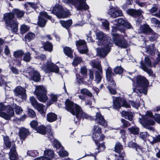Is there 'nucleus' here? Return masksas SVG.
Returning <instances> with one entry per match:
<instances>
[{
  "label": "nucleus",
  "mask_w": 160,
  "mask_h": 160,
  "mask_svg": "<svg viewBox=\"0 0 160 160\" xmlns=\"http://www.w3.org/2000/svg\"><path fill=\"white\" fill-rule=\"evenodd\" d=\"M47 92L46 88L43 86L40 85L36 86L35 90L34 93L37 96L40 101L45 102L48 99L46 95Z\"/></svg>",
  "instance_id": "0eeeda50"
},
{
  "label": "nucleus",
  "mask_w": 160,
  "mask_h": 160,
  "mask_svg": "<svg viewBox=\"0 0 160 160\" xmlns=\"http://www.w3.org/2000/svg\"><path fill=\"white\" fill-rule=\"evenodd\" d=\"M57 118V115L53 113H49L47 115V120L50 122L56 121Z\"/></svg>",
  "instance_id": "cd10ccee"
},
{
  "label": "nucleus",
  "mask_w": 160,
  "mask_h": 160,
  "mask_svg": "<svg viewBox=\"0 0 160 160\" xmlns=\"http://www.w3.org/2000/svg\"><path fill=\"white\" fill-rule=\"evenodd\" d=\"M63 52L68 57L71 58L72 57V54L73 51L71 48L69 47H64L63 48Z\"/></svg>",
  "instance_id": "7c9ffc66"
},
{
  "label": "nucleus",
  "mask_w": 160,
  "mask_h": 160,
  "mask_svg": "<svg viewBox=\"0 0 160 160\" xmlns=\"http://www.w3.org/2000/svg\"><path fill=\"white\" fill-rule=\"evenodd\" d=\"M44 48L46 50L51 52L52 49V45L49 42H47L44 44Z\"/></svg>",
  "instance_id": "a19ab883"
},
{
  "label": "nucleus",
  "mask_w": 160,
  "mask_h": 160,
  "mask_svg": "<svg viewBox=\"0 0 160 160\" xmlns=\"http://www.w3.org/2000/svg\"><path fill=\"white\" fill-rule=\"evenodd\" d=\"M102 23L103 26L106 29L108 30L109 29V23L108 21L106 20H102Z\"/></svg>",
  "instance_id": "6e6d98bb"
},
{
  "label": "nucleus",
  "mask_w": 160,
  "mask_h": 160,
  "mask_svg": "<svg viewBox=\"0 0 160 160\" xmlns=\"http://www.w3.org/2000/svg\"><path fill=\"white\" fill-rule=\"evenodd\" d=\"M35 37V35L32 32H29L25 36V40L29 42L33 39Z\"/></svg>",
  "instance_id": "4c0bfd02"
},
{
  "label": "nucleus",
  "mask_w": 160,
  "mask_h": 160,
  "mask_svg": "<svg viewBox=\"0 0 160 160\" xmlns=\"http://www.w3.org/2000/svg\"><path fill=\"white\" fill-rule=\"evenodd\" d=\"M121 114L122 117L125 118L126 119H128L130 121L132 120V115L131 112L122 111L121 112Z\"/></svg>",
  "instance_id": "2f4dec72"
},
{
  "label": "nucleus",
  "mask_w": 160,
  "mask_h": 160,
  "mask_svg": "<svg viewBox=\"0 0 160 160\" xmlns=\"http://www.w3.org/2000/svg\"><path fill=\"white\" fill-rule=\"evenodd\" d=\"M127 13L131 16L134 17L139 16L140 18V20H137L136 22L138 24L142 22V19L143 18V16L142 15L143 12L141 10H135L134 9H128L127 11Z\"/></svg>",
  "instance_id": "a211bd4d"
},
{
  "label": "nucleus",
  "mask_w": 160,
  "mask_h": 160,
  "mask_svg": "<svg viewBox=\"0 0 160 160\" xmlns=\"http://www.w3.org/2000/svg\"><path fill=\"white\" fill-rule=\"evenodd\" d=\"M28 114L31 118H34L36 116V114L34 111L30 108L28 109Z\"/></svg>",
  "instance_id": "4d7b16f0"
},
{
  "label": "nucleus",
  "mask_w": 160,
  "mask_h": 160,
  "mask_svg": "<svg viewBox=\"0 0 160 160\" xmlns=\"http://www.w3.org/2000/svg\"><path fill=\"white\" fill-rule=\"evenodd\" d=\"M108 85L107 88L110 92L112 94H115L116 93V90L112 88L115 87V86L113 87L112 83H111V84H108Z\"/></svg>",
  "instance_id": "09e8293b"
},
{
  "label": "nucleus",
  "mask_w": 160,
  "mask_h": 160,
  "mask_svg": "<svg viewBox=\"0 0 160 160\" xmlns=\"http://www.w3.org/2000/svg\"><path fill=\"white\" fill-rule=\"evenodd\" d=\"M96 116V122H97L99 125H102L104 127L107 126V122L100 113H97Z\"/></svg>",
  "instance_id": "4be33fe9"
},
{
  "label": "nucleus",
  "mask_w": 160,
  "mask_h": 160,
  "mask_svg": "<svg viewBox=\"0 0 160 160\" xmlns=\"http://www.w3.org/2000/svg\"><path fill=\"white\" fill-rule=\"evenodd\" d=\"M146 116H143L142 118H139V121L140 123L145 128L149 130L153 131V128L150 126L155 123L154 121L152 120L149 119L147 116L152 117L153 116L152 113L150 111H147L146 113Z\"/></svg>",
  "instance_id": "423d86ee"
},
{
  "label": "nucleus",
  "mask_w": 160,
  "mask_h": 160,
  "mask_svg": "<svg viewBox=\"0 0 160 160\" xmlns=\"http://www.w3.org/2000/svg\"><path fill=\"white\" fill-rule=\"evenodd\" d=\"M76 44L80 53L86 54L88 52L86 42L83 40H80L76 41Z\"/></svg>",
  "instance_id": "2eb2a0df"
},
{
  "label": "nucleus",
  "mask_w": 160,
  "mask_h": 160,
  "mask_svg": "<svg viewBox=\"0 0 160 160\" xmlns=\"http://www.w3.org/2000/svg\"><path fill=\"white\" fill-rule=\"evenodd\" d=\"M15 96L21 99L22 100H25L27 98L26 90L21 86H18L14 90Z\"/></svg>",
  "instance_id": "dca6fc26"
},
{
  "label": "nucleus",
  "mask_w": 160,
  "mask_h": 160,
  "mask_svg": "<svg viewBox=\"0 0 160 160\" xmlns=\"http://www.w3.org/2000/svg\"><path fill=\"white\" fill-rule=\"evenodd\" d=\"M59 155L60 157H63L68 156V153L67 151L62 150L59 152Z\"/></svg>",
  "instance_id": "e2e57ef3"
},
{
  "label": "nucleus",
  "mask_w": 160,
  "mask_h": 160,
  "mask_svg": "<svg viewBox=\"0 0 160 160\" xmlns=\"http://www.w3.org/2000/svg\"><path fill=\"white\" fill-rule=\"evenodd\" d=\"M38 123L37 121L33 120L30 123L31 127L34 129H36V127L38 126Z\"/></svg>",
  "instance_id": "0e129e2a"
},
{
  "label": "nucleus",
  "mask_w": 160,
  "mask_h": 160,
  "mask_svg": "<svg viewBox=\"0 0 160 160\" xmlns=\"http://www.w3.org/2000/svg\"><path fill=\"white\" fill-rule=\"evenodd\" d=\"M53 143L54 147L56 148H59L61 147V145L60 142L57 140H54Z\"/></svg>",
  "instance_id": "69168bd1"
},
{
  "label": "nucleus",
  "mask_w": 160,
  "mask_h": 160,
  "mask_svg": "<svg viewBox=\"0 0 160 160\" xmlns=\"http://www.w3.org/2000/svg\"><path fill=\"white\" fill-rule=\"evenodd\" d=\"M97 38L98 40V44L103 45L102 49L98 48L97 51L98 55L102 57H105L110 52V47L112 46L111 38L105 35L102 32H99L96 33Z\"/></svg>",
  "instance_id": "f03ea898"
},
{
  "label": "nucleus",
  "mask_w": 160,
  "mask_h": 160,
  "mask_svg": "<svg viewBox=\"0 0 160 160\" xmlns=\"http://www.w3.org/2000/svg\"><path fill=\"white\" fill-rule=\"evenodd\" d=\"M28 73L29 74L31 79L36 82H38L40 79V75L38 72L33 68H29Z\"/></svg>",
  "instance_id": "f3484780"
},
{
  "label": "nucleus",
  "mask_w": 160,
  "mask_h": 160,
  "mask_svg": "<svg viewBox=\"0 0 160 160\" xmlns=\"http://www.w3.org/2000/svg\"><path fill=\"white\" fill-rule=\"evenodd\" d=\"M29 99L31 103L34 107L38 103L33 97H30Z\"/></svg>",
  "instance_id": "603ef678"
},
{
  "label": "nucleus",
  "mask_w": 160,
  "mask_h": 160,
  "mask_svg": "<svg viewBox=\"0 0 160 160\" xmlns=\"http://www.w3.org/2000/svg\"><path fill=\"white\" fill-rule=\"evenodd\" d=\"M86 0H63L62 2L66 4H72L75 6L77 10H87L88 6L86 2Z\"/></svg>",
  "instance_id": "6e6552de"
},
{
  "label": "nucleus",
  "mask_w": 160,
  "mask_h": 160,
  "mask_svg": "<svg viewBox=\"0 0 160 160\" xmlns=\"http://www.w3.org/2000/svg\"><path fill=\"white\" fill-rule=\"evenodd\" d=\"M133 85L136 88L133 89V92L138 93H143L146 94L147 91V87L149 82L144 77L138 76L136 78Z\"/></svg>",
  "instance_id": "7ed1b4c3"
},
{
  "label": "nucleus",
  "mask_w": 160,
  "mask_h": 160,
  "mask_svg": "<svg viewBox=\"0 0 160 160\" xmlns=\"http://www.w3.org/2000/svg\"><path fill=\"white\" fill-rule=\"evenodd\" d=\"M60 23L63 27L67 28L72 24V21L71 19L67 21H61Z\"/></svg>",
  "instance_id": "72a5a7b5"
},
{
  "label": "nucleus",
  "mask_w": 160,
  "mask_h": 160,
  "mask_svg": "<svg viewBox=\"0 0 160 160\" xmlns=\"http://www.w3.org/2000/svg\"><path fill=\"white\" fill-rule=\"evenodd\" d=\"M3 140L4 141V144L6 147L8 148H10L11 146H12V144L15 145L13 143L12 144L11 142L9 140V139L8 136H5L3 137Z\"/></svg>",
  "instance_id": "c9c22d12"
},
{
  "label": "nucleus",
  "mask_w": 160,
  "mask_h": 160,
  "mask_svg": "<svg viewBox=\"0 0 160 160\" xmlns=\"http://www.w3.org/2000/svg\"><path fill=\"white\" fill-rule=\"evenodd\" d=\"M29 28L28 26L23 24L22 25L20 28V31L21 33L23 34L28 31Z\"/></svg>",
  "instance_id": "ea45409f"
},
{
  "label": "nucleus",
  "mask_w": 160,
  "mask_h": 160,
  "mask_svg": "<svg viewBox=\"0 0 160 160\" xmlns=\"http://www.w3.org/2000/svg\"><path fill=\"white\" fill-rule=\"evenodd\" d=\"M124 154L123 153H122L120 154H118L115 155V160H123V157Z\"/></svg>",
  "instance_id": "864d4df0"
},
{
  "label": "nucleus",
  "mask_w": 160,
  "mask_h": 160,
  "mask_svg": "<svg viewBox=\"0 0 160 160\" xmlns=\"http://www.w3.org/2000/svg\"><path fill=\"white\" fill-rule=\"evenodd\" d=\"M129 131L132 134H137L139 133V128H137L131 127L128 128Z\"/></svg>",
  "instance_id": "49530a36"
},
{
  "label": "nucleus",
  "mask_w": 160,
  "mask_h": 160,
  "mask_svg": "<svg viewBox=\"0 0 160 160\" xmlns=\"http://www.w3.org/2000/svg\"><path fill=\"white\" fill-rule=\"evenodd\" d=\"M54 156V152L51 149H48L44 152V156L37 158L34 160H51Z\"/></svg>",
  "instance_id": "6ab92c4d"
},
{
  "label": "nucleus",
  "mask_w": 160,
  "mask_h": 160,
  "mask_svg": "<svg viewBox=\"0 0 160 160\" xmlns=\"http://www.w3.org/2000/svg\"><path fill=\"white\" fill-rule=\"evenodd\" d=\"M128 146L130 148H135L136 150L138 151L139 150H140V148L139 146L137 145L136 143L132 141H130L128 143Z\"/></svg>",
  "instance_id": "37998d69"
},
{
  "label": "nucleus",
  "mask_w": 160,
  "mask_h": 160,
  "mask_svg": "<svg viewBox=\"0 0 160 160\" xmlns=\"http://www.w3.org/2000/svg\"><path fill=\"white\" fill-rule=\"evenodd\" d=\"M34 108L40 113L41 114H44L45 113L44 109L45 108V106L42 104L38 103L36 106H35Z\"/></svg>",
  "instance_id": "473e14b6"
},
{
  "label": "nucleus",
  "mask_w": 160,
  "mask_h": 160,
  "mask_svg": "<svg viewBox=\"0 0 160 160\" xmlns=\"http://www.w3.org/2000/svg\"><path fill=\"white\" fill-rule=\"evenodd\" d=\"M5 156L4 153L0 149V160H7Z\"/></svg>",
  "instance_id": "774afa93"
},
{
  "label": "nucleus",
  "mask_w": 160,
  "mask_h": 160,
  "mask_svg": "<svg viewBox=\"0 0 160 160\" xmlns=\"http://www.w3.org/2000/svg\"><path fill=\"white\" fill-rule=\"evenodd\" d=\"M108 13L111 17L113 18L121 16L122 15V12L121 10L116 9L112 6L110 7V9L108 10Z\"/></svg>",
  "instance_id": "aec40b11"
},
{
  "label": "nucleus",
  "mask_w": 160,
  "mask_h": 160,
  "mask_svg": "<svg viewBox=\"0 0 160 160\" xmlns=\"http://www.w3.org/2000/svg\"><path fill=\"white\" fill-rule=\"evenodd\" d=\"M125 21L122 18H120L118 19L115 20L113 21L114 24L116 26H119V28L123 29L124 25L125 24Z\"/></svg>",
  "instance_id": "393cba45"
},
{
  "label": "nucleus",
  "mask_w": 160,
  "mask_h": 160,
  "mask_svg": "<svg viewBox=\"0 0 160 160\" xmlns=\"http://www.w3.org/2000/svg\"><path fill=\"white\" fill-rule=\"evenodd\" d=\"M70 15V13L68 10L63 8L60 14L58 15V17L59 18H67Z\"/></svg>",
  "instance_id": "bb28decb"
},
{
  "label": "nucleus",
  "mask_w": 160,
  "mask_h": 160,
  "mask_svg": "<svg viewBox=\"0 0 160 160\" xmlns=\"http://www.w3.org/2000/svg\"><path fill=\"white\" fill-rule=\"evenodd\" d=\"M14 115L13 108L9 105H4L0 103V117L6 120H9Z\"/></svg>",
  "instance_id": "39448f33"
},
{
  "label": "nucleus",
  "mask_w": 160,
  "mask_h": 160,
  "mask_svg": "<svg viewBox=\"0 0 160 160\" xmlns=\"http://www.w3.org/2000/svg\"><path fill=\"white\" fill-rule=\"evenodd\" d=\"M152 33L151 36L150 37V40L151 41H154L156 40L158 37V35L155 32H151Z\"/></svg>",
  "instance_id": "8fccbe9b"
},
{
  "label": "nucleus",
  "mask_w": 160,
  "mask_h": 160,
  "mask_svg": "<svg viewBox=\"0 0 160 160\" xmlns=\"http://www.w3.org/2000/svg\"><path fill=\"white\" fill-rule=\"evenodd\" d=\"M23 55V52L22 51H18L14 53V56L15 57H20Z\"/></svg>",
  "instance_id": "13d9d810"
},
{
  "label": "nucleus",
  "mask_w": 160,
  "mask_h": 160,
  "mask_svg": "<svg viewBox=\"0 0 160 160\" xmlns=\"http://www.w3.org/2000/svg\"><path fill=\"white\" fill-rule=\"evenodd\" d=\"M50 97L51 102H52V103L56 102L57 100V96L53 94H51L50 95Z\"/></svg>",
  "instance_id": "680f3d73"
},
{
  "label": "nucleus",
  "mask_w": 160,
  "mask_h": 160,
  "mask_svg": "<svg viewBox=\"0 0 160 160\" xmlns=\"http://www.w3.org/2000/svg\"><path fill=\"white\" fill-rule=\"evenodd\" d=\"M115 151L118 153V154H120L122 153L123 149V147L119 142H117L115 145Z\"/></svg>",
  "instance_id": "f704fd0d"
},
{
  "label": "nucleus",
  "mask_w": 160,
  "mask_h": 160,
  "mask_svg": "<svg viewBox=\"0 0 160 160\" xmlns=\"http://www.w3.org/2000/svg\"><path fill=\"white\" fill-rule=\"evenodd\" d=\"M80 92L83 95H86L90 97H91L92 96V94L86 88L81 89Z\"/></svg>",
  "instance_id": "a18cd8bd"
},
{
  "label": "nucleus",
  "mask_w": 160,
  "mask_h": 160,
  "mask_svg": "<svg viewBox=\"0 0 160 160\" xmlns=\"http://www.w3.org/2000/svg\"><path fill=\"white\" fill-rule=\"evenodd\" d=\"M96 144L97 145L98 148L95 149V151L94 153V155H93L94 157H95L94 155H97L99 152L103 151L105 148V146L103 143L98 145L97 143Z\"/></svg>",
  "instance_id": "c756f323"
},
{
  "label": "nucleus",
  "mask_w": 160,
  "mask_h": 160,
  "mask_svg": "<svg viewBox=\"0 0 160 160\" xmlns=\"http://www.w3.org/2000/svg\"><path fill=\"white\" fill-rule=\"evenodd\" d=\"M112 70L110 68H108L106 71V78L107 80L108 84H111L112 83V86H116V84L115 83L114 81L112 78Z\"/></svg>",
  "instance_id": "412c9836"
},
{
  "label": "nucleus",
  "mask_w": 160,
  "mask_h": 160,
  "mask_svg": "<svg viewBox=\"0 0 160 160\" xmlns=\"http://www.w3.org/2000/svg\"><path fill=\"white\" fill-rule=\"evenodd\" d=\"M117 27H112V33H115V34H117V33H115V32H117V31L118 30V29L121 32H124V29H120L119 27H118V26H116Z\"/></svg>",
  "instance_id": "bf43d9fd"
},
{
  "label": "nucleus",
  "mask_w": 160,
  "mask_h": 160,
  "mask_svg": "<svg viewBox=\"0 0 160 160\" xmlns=\"http://www.w3.org/2000/svg\"><path fill=\"white\" fill-rule=\"evenodd\" d=\"M144 61V62L143 63L142 62H141V68L143 70L147 73L151 74L152 71L150 68L152 66L153 67V64L152 66L150 58L148 56L145 57Z\"/></svg>",
  "instance_id": "f8f14e48"
},
{
  "label": "nucleus",
  "mask_w": 160,
  "mask_h": 160,
  "mask_svg": "<svg viewBox=\"0 0 160 160\" xmlns=\"http://www.w3.org/2000/svg\"><path fill=\"white\" fill-rule=\"evenodd\" d=\"M24 14V12L18 9H14L11 12L4 14L3 18L8 29L11 30L13 32H17L18 30V22L13 19L14 15H16L18 18H21L23 16Z\"/></svg>",
  "instance_id": "f257e3e1"
},
{
  "label": "nucleus",
  "mask_w": 160,
  "mask_h": 160,
  "mask_svg": "<svg viewBox=\"0 0 160 160\" xmlns=\"http://www.w3.org/2000/svg\"><path fill=\"white\" fill-rule=\"evenodd\" d=\"M9 158L10 160H16L18 158L16 152V146L12 144V147L9 152Z\"/></svg>",
  "instance_id": "5701e85b"
},
{
  "label": "nucleus",
  "mask_w": 160,
  "mask_h": 160,
  "mask_svg": "<svg viewBox=\"0 0 160 160\" xmlns=\"http://www.w3.org/2000/svg\"><path fill=\"white\" fill-rule=\"evenodd\" d=\"M46 128L44 126H41L36 128V130L40 134H44L46 132Z\"/></svg>",
  "instance_id": "e433bc0d"
},
{
  "label": "nucleus",
  "mask_w": 160,
  "mask_h": 160,
  "mask_svg": "<svg viewBox=\"0 0 160 160\" xmlns=\"http://www.w3.org/2000/svg\"><path fill=\"white\" fill-rule=\"evenodd\" d=\"M63 9V8L62 6L60 5H56L53 7L52 12L58 17V15L60 14Z\"/></svg>",
  "instance_id": "a878e982"
},
{
  "label": "nucleus",
  "mask_w": 160,
  "mask_h": 160,
  "mask_svg": "<svg viewBox=\"0 0 160 160\" xmlns=\"http://www.w3.org/2000/svg\"><path fill=\"white\" fill-rule=\"evenodd\" d=\"M82 61V59L79 57H76L74 58L72 64L73 65L77 66Z\"/></svg>",
  "instance_id": "3c124183"
},
{
  "label": "nucleus",
  "mask_w": 160,
  "mask_h": 160,
  "mask_svg": "<svg viewBox=\"0 0 160 160\" xmlns=\"http://www.w3.org/2000/svg\"><path fill=\"white\" fill-rule=\"evenodd\" d=\"M12 106L17 114H19L22 112L23 110L21 107L14 104H13Z\"/></svg>",
  "instance_id": "58836bf2"
},
{
  "label": "nucleus",
  "mask_w": 160,
  "mask_h": 160,
  "mask_svg": "<svg viewBox=\"0 0 160 160\" xmlns=\"http://www.w3.org/2000/svg\"><path fill=\"white\" fill-rule=\"evenodd\" d=\"M113 40L115 44L117 46L122 48H126L128 44L123 37L122 35H119L118 34L112 33Z\"/></svg>",
  "instance_id": "1a4fd4ad"
},
{
  "label": "nucleus",
  "mask_w": 160,
  "mask_h": 160,
  "mask_svg": "<svg viewBox=\"0 0 160 160\" xmlns=\"http://www.w3.org/2000/svg\"><path fill=\"white\" fill-rule=\"evenodd\" d=\"M29 133L28 130L24 128H21L19 131V135L20 138L24 140L27 137Z\"/></svg>",
  "instance_id": "b1692460"
},
{
  "label": "nucleus",
  "mask_w": 160,
  "mask_h": 160,
  "mask_svg": "<svg viewBox=\"0 0 160 160\" xmlns=\"http://www.w3.org/2000/svg\"><path fill=\"white\" fill-rule=\"evenodd\" d=\"M93 130L92 138L94 140L96 144H97V142L100 141H102L104 138L105 136L102 134L101 129L99 126H94Z\"/></svg>",
  "instance_id": "9d476101"
},
{
  "label": "nucleus",
  "mask_w": 160,
  "mask_h": 160,
  "mask_svg": "<svg viewBox=\"0 0 160 160\" xmlns=\"http://www.w3.org/2000/svg\"><path fill=\"white\" fill-rule=\"evenodd\" d=\"M46 20L42 17H39L38 25L41 27H44L46 23Z\"/></svg>",
  "instance_id": "de8ad7c7"
},
{
  "label": "nucleus",
  "mask_w": 160,
  "mask_h": 160,
  "mask_svg": "<svg viewBox=\"0 0 160 160\" xmlns=\"http://www.w3.org/2000/svg\"><path fill=\"white\" fill-rule=\"evenodd\" d=\"M113 102L114 108H119L121 106L126 108H129L130 105L123 98H114Z\"/></svg>",
  "instance_id": "4468645a"
},
{
  "label": "nucleus",
  "mask_w": 160,
  "mask_h": 160,
  "mask_svg": "<svg viewBox=\"0 0 160 160\" xmlns=\"http://www.w3.org/2000/svg\"><path fill=\"white\" fill-rule=\"evenodd\" d=\"M90 64L92 67L96 68L98 70L100 73L96 72L95 74V81L97 84L99 83L102 78L101 74L102 73V71L101 66L99 62L94 60H92L90 62Z\"/></svg>",
  "instance_id": "9b49d317"
},
{
  "label": "nucleus",
  "mask_w": 160,
  "mask_h": 160,
  "mask_svg": "<svg viewBox=\"0 0 160 160\" xmlns=\"http://www.w3.org/2000/svg\"><path fill=\"white\" fill-rule=\"evenodd\" d=\"M123 69L121 67H117L115 68L114 72L117 74H120L122 72Z\"/></svg>",
  "instance_id": "052dcab7"
},
{
  "label": "nucleus",
  "mask_w": 160,
  "mask_h": 160,
  "mask_svg": "<svg viewBox=\"0 0 160 160\" xmlns=\"http://www.w3.org/2000/svg\"><path fill=\"white\" fill-rule=\"evenodd\" d=\"M65 103L66 109L72 114L75 115L77 118H85L84 114L82 113L81 108L79 106L74 104L72 102L69 100H67Z\"/></svg>",
  "instance_id": "20e7f679"
},
{
  "label": "nucleus",
  "mask_w": 160,
  "mask_h": 160,
  "mask_svg": "<svg viewBox=\"0 0 160 160\" xmlns=\"http://www.w3.org/2000/svg\"><path fill=\"white\" fill-rule=\"evenodd\" d=\"M24 6L27 10L30 9L31 8L35 9L37 7V5L36 4L32 3H28L27 4H25L24 5Z\"/></svg>",
  "instance_id": "c03bdc74"
},
{
  "label": "nucleus",
  "mask_w": 160,
  "mask_h": 160,
  "mask_svg": "<svg viewBox=\"0 0 160 160\" xmlns=\"http://www.w3.org/2000/svg\"><path fill=\"white\" fill-rule=\"evenodd\" d=\"M42 68L46 73L54 72L57 73L59 70L58 67L50 62H48L46 65L42 67Z\"/></svg>",
  "instance_id": "ddd939ff"
},
{
  "label": "nucleus",
  "mask_w": 160,
  "mask_h": 160,
  "mask_svg": "<svg viewBox=\"0 0 160 160\" xmlns=\"http://www.w3.org/2000/svg\"><path fill=\"white\" fill-rule=\"evenodd\" d=\"M31 58V53L29 52H27L24 54H23V59L24 61L29 62L30 61Z\"/></svg>",
  "instance_id": "79ce46f5"
},
{
  "label": "nucleus",
  "mask_w": 160,
  "mask_h": 160,
  "mask_svg": "<svg viewBox=\"0 0 160 160\" xmlns=\"http://www.w3.org/2000/svg\"><path fill=\"white\" fill-rule=\"evenodd\" d=\"M140 29L142 33H144L151 32H152V29L147 25H145L141 26Z\"/></svg>",
  "instance_id": "c85d7f7f"
},
{
  "label": "nucleus",
  "mask_w": 160,
  "mask_h": 160,
  "mask_svg": "<svg viewBox=\"0 0 160 160\" xmlns=\"http://www.w3.org/2000/svg\"><path fill=\"white\" fill-rule=\"evenodd\" d=\"M151 22L152 23L155 24L156 25H157L158 27H159L160 25V21L157 19L155 18H152L151 19Z\"/></svg>",
  "instance_id": "5fc2aeb1"
},
{
  "label": "nucleus",
  "mask_w": 160,
  "mask_h": 160,
  "mask_svg": "<svg viewBox=\"0 0 160 160\" xmlns=\"http://www.w3.org/2000/svg\"><path fill=\"white\" fill-rule=\"evenodd\" d=\"M155 120L158 123L160 124V115L158 114H156L154 117Z\"/></svg>",
  "instance_id": "338daca9"
}]
</instances>
